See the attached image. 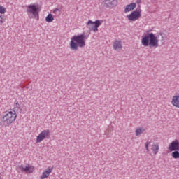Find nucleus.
Here are the masks:
<instances>
[{"mask_svg": "<svg viewBox=\"0 0 179 179\" xmlns=\"http://www.w3.org/2000/svg\"><path fill=\"white\" fill-rule=\"evenodd\" d=\"M86 45V35H76L73 36L70 41V48L73 51H78V47L80 48Z\"/></svg>", "mask_w": 179, "mask_h": 179, "instance_id": "obj_1", "label": "nucleus"}, {"mask_svg": "<svg viewBox=\"0 0 179 179\" xmlns=\"http://www.w3.org/2000/svg\"><path fill=\"white\" fill-rule=\"evenodd\" d=\"M141 44L144 47L157 48L159 47V38L156 36V34L148 31V34L141 39Z\"/></svg>", "mask_w": 179, "mask_h": 179, "instance_id": "obj_2", "label": "nucleus"}, {"mask_svg": "<svg viewBox=\"0 0 179 179\" xmlns=\"http://www.w3.org/2000/svg\"><path fill=\"white\" fill-rule=\"evenodd\" d=\"M16 118H17L16 111L13 109H9L3 112L1 121L3 124L9 127V125H12V124L16 121Z\"/></svg>", "mask_w": 179, "mask_h": 179, "instance_id": "obj_3", "label": "nucleus"}, {"mask_svg": "<svg viewBox=\"0 0 179 179\" xmlns=\"http://www.w3.org/2000/svg\"><path fill=\"white\" fill-rule=\"evenodd\" d=\"M25 9L28 16L32 15L34 17H36V16H38V13H40V7L38 6V5L29 4L25 6Z\"/></svg>", "mask_w": 179, "mask_h": 179, "instance_id": "obj_4", "label": "nucleus"}, {"mask_svg": "<svg viewBox=\"0 0 179 179\" xmlns=\"http://www.w3.org/2000/svg\"><path fill=\"white\" fill-rule=\"evenodd\" d=\"M103 24V20H97L94 22L92 20H88V22L86 24L87 29H89V30H93L94 33L96 31H99V27L101 26Z\"/></svg>", "mask_w": 179, "mask_h": 179, "instance_id": "obj_5", "label": "nucleus"}, {"mask_svg": "<svg viewBox=\"0 0 179 179\" xmlns=\"http://www.w3.org/2000/svg\"><path fill=\"white\" fill-rule=\"evenodd\" d=\"M149 146L150 150H152V155H156L157 153H159V150H160L159 143H153L152 144V141H148L145 144V148L147 152H149Z\"/></svg>", "mask_w": 179, "mask_h": 179, "instance_id": "obj_6", "label": "nucleus"}, {"mask_svg": "<svg viewBox=\"0 0 179 179\" xmlns=\"http://www.w3.org/2000/svg\"><path fill=\"white\" fill-rule=\"evenodd\" d=\"M141 17H142V10L141 9H137L127 15L129 22H136V20H139Z\"/></svg>", "mask_w": 179, "mask_h": 179, "instance_id": "obj_7", "label": "nucleus"}, {"mask_svg": "<svg viewBox=\"0 0 179 179\" xmlns=\"http://www.w3.org/2000/svg\"><path fill=\"white\" fill-rule=\"evenodd\" d=\"M18 173H26V174H31L34 171V166L33 165L27 164L26 166L20 165L16 169Z\"/></svg>", "mask_w": 179, "mask_h": 179, "instance_id": "obj_8", "label": "nucleus"}, {"mask_svg": "<svg viewBox=\"0 0 179 179\" xmlns=\"http://www.w3.org/2000/svg\"><path fill=\"white\" fill-rule=\"evenodd\" d=\"M48 138H50V129L43 130L36 136V143H40L43 142L44 139Z\"/></svg>", "mask_w": 179, "mask_h": 179, "instance_id": "obj_9", "label": "nucleus"}, {"mask_svg": "<svg viewBox=\"0 0 179 179\" xmlns=\"http://www.w3.org/2000/svg\"><path fill=\"white\" fill-rule=\"evenodd\" d=\"M102 5L105 8H115L118 5V0H102Z\"/></svg>", "mask_w": 179, "mask_h": 179, "instance_id": "obj_10", "label": "nucleus"}, {"mask_svg": "<svg viewBox=\"0 0 179 179\" xmlns=\"http://www.w3.org/2000/svg\"><path fill=\"white\" fill-rule=\"evenodd\" d=\"M169 150L170 152H174V150H179V141L175 139L169 145Z\"/></svg>", "mask_w": 179, "mask_h": 179, "instance_id": "obj_11", "label": "nucleus"}, {"mask_svg": "<svg viewBox=\"0 0 179 179\" xmlns=\"http://www.w3.org/2000/svg\"><path fill=\"white\" fill-rule=\"evenodd\" d=\"M52 170H54L53 167H48V169H46L41 174V176H40L41 179H45V178H48V177H50V174L51 173H52Z\"/></svg>", "mask_w": 179, "mask_h": 179, "instance_id": "obj_12", "label": "nucleus"}, {"mask_svg": "<svg viewBox=\"0 0 179 179\" xmlns=\"http://www.w3.org/2000/svg\"><path fill=\"white\" fill-rule=\"evenodd\" d=\"M113 50H115V51H120L121 50H122V41H121V40H115L113 42Z\"/></svg>", "mask_w": 179, "mask_h": 179, "instance_id": "obj_13", "label": "nucleus"}, {"mask_svg": "<svg viewBox=\"0 0 179 179\" xmlns=\"http://www.w3.org/2000/svg\"><path fill=\"white\" fill-rule=\"evenodd\" d=\"M135 8H136V4L135 3H131L130 4L127 5L126 8H124V13L132 12Z\"/></svg>", "mask_w": 179, "mask_h": 179, "instance_id": "obj_14", "label": "nucleus"}, {"mask_svg": "<svg viewBox=\"0 0 179 179\" xmlns=\"http://www.w3.org/2000/svg\"><path fill=\"white\" fill-rule=\"evenodd\" d=\"M171 104L176 108H179V94L173 96L171 100Z\"/></svg>", "mask_w": 179, "mask_h": 179, "instance_id": "obj_15", "label": "nucleus"}, {"mask_svg": "<svg viewBox=\"0 0 179 179\" xmlns=\"http://www.w3.org/2000/svg\"><path fill=\"white\" fill-rule=\"evenodd\" d=\"M45 22H47V23H51L52 22H54V16H52V14L50 13L46 16Z\"/></svg>", "mask_w": 179, "mask_h": 179, "instance_id": "obj_16", "label": "nucleus"}, {"mask_svg": "<svg viewBox=\"0 0 179 179\" xmlns=\"http://www.w3.org/2000/svg\"><path fill=\"white\" fill-rule=\"evenodd\" d=\"M146 131V129L143 128H137L136 129V136H139L143 132H145Z\"/></svg>", "mask_w": 179, "mask_h": 179, "instance_id": "obj_17", "label": "nucleus"}, {"mask_svg": "<svg viewBox=\"0 0 179 179\" xmlns=\"http://www.w3.org/2000/svg\"><path fill=\"white\" fill-rule=\"evenodd\" d=\"M171 156L173 159H179V152H178V150L172 151Z\"/></svg>", "mask_w": 179, "mask_h": 179, "instance_id": "obj_18", "label": "nucleus"}, {"mask_svg": "<svg viewBox=\"0 0 179 179\" xmlns=\"http://www.w3.org/2000/svg\"><path fill=\"white\" fill-rule=\"evenodd\" d=\"M6 12V9L5 8V7L1 6H0V13L1 15H4V13Z\"/></svg>", "mask_w": 179, "mask_h": 179, "instance_id": "obj_19", "label": "nucleus"}, {"mask_svg": "<svg viewBox=\"0 0 179 179\" xmlns=\"http://www.w3.org/2000/svg\"><path fill=\"white\" fill-rule=\"evenodd\" d=\"M4 22H5V20H3V17L0 15V26L3 24Z\"/></svg>", "mask_w": 179, "mask_h": 179, "instance_id": "obj_20", "label": "nucleus"}, {"mask_svg": "<svg viewBox=\"0 0 179 179\" xmlns=\"http://www.w3.org/2000/svg\"><path fill=\"white\" fill-rule=\"evenodd\" d=\"M58 12H60L59 8H56V9L53 10V13L55 15H57V13H58Z\"/></svg>", "mask_w": 179, "mask_h": 179, "instance_id": "obj_21", "label": "nucleus"}, {"mask_svg": "<svg viewBox=\"0 0 179 179\" xmlns=\"http://www.w3.org/2000/svg\"><path fill=\"white\" fill-rule=\"evenodd\" d=\"M15 108H20V105L19 104V102L16 101Z\"/></svg>", "mask_w": 179, "mask_h": 179, "instance_id": "obj_22", "label": "nucleus"}, {"mask_svg": "<svg viewBox=\"0 0 179 179\" xmlns=\"http://www.w3.org/2000/svg\"><path fill=\"white\" fill-rule=\"evenodd\" d=\"M136 3H138V5H139L140 3H142V1H141V0H137V1H136Z\"/></svg>", "mask_w": 179, "mask_h": 179, "instance_id": "obj_23", "label": "nucleus"}]
</instances>
